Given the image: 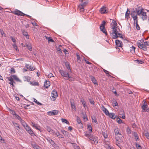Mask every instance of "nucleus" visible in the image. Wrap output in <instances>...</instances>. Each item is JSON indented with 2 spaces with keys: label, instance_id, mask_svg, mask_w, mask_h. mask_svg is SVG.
<instances>
[{
  "label": "nucleus",
  "instance_id": "1",
  "mask_svg": "<svg viewBox=\"0 0 149 149\" xmlns=\"http://www.w3.org/2000/svg\"><path fill=\"white\" fill-rule=\"evenodd\" d=\"M112 23L114 26L112 28L113 32L111 33L112 38L113 39H116L118 37H120L122 39H123V37L122 36L121 34L118 32V30H119L116 26L117 25V24L116 22L114 19L112 20Z\"/></svg>",
  "mask_w": 149,
  "mask_h": 149
},
{
  "label": "nucleus",
  "instance_id": "2",
  "mask_svg": "<svg viewBox=\"0 0 149 149\" xmlns=\"http://www.w3.org/2000/svg\"><path fill=\"white\" fill-rule=\"evenodd\" d=\"M106 23V22L105 21H103L101 24L100 25V28L101 31L104 33L106 36L107 35V32L105 28V25Z\"/></svg>",
  "mask_w": 149,
  "mask_h": 149
},
{
  "label": "nucleus",
  "instance_id": "3",
  "mask_svg": "<svg viewBox=\"0 0 149 149\" xmlns=\"http://www.w3.org/2000/svg\"><path fill=\"white\" fill-rule=\"evenodd\" d=\"M12 13L14 15L18 16H23V14H24V13L22 12L17 9H16L14 11H13Z\"/></svg>",
  "mask_w": 149,
  "mask_h": 149
},
{
  "label": "nucleus",
  "instance_id": "4",
  "mask_svg": "<svg viewBox=\"0 0 149 149\" xmlns=\"http://www.w3.org/2000/svg\"><path fill=\"white\" fill-rule=\"evenodd\" d=\"M58 113V111L57 110H53L52 111H49L47 112V114L50 116L53 115H56Z\"/></svg>",
  "mask_w": 149,
  "mask_h": 149
},
{
  "label": "nucleus",
  "instance_id": "5",
  "mask_svg": "<svg viewBox=\"0 0 149 149\" xmlns=\"http://www.w3.org/2000/svg\"><path fill=\"white\" fill-rule=\"evenodd\" d=\"M52 96L53 98V101L55 100L56 98L58 97V94L56 91L55 90L52 91Z\"/></svg>",
  "mask_w": 149,
  "mask_h": 149
},
{
  "label": "nucleus",
  "instance_id": "6",
  "mask_svg": "<svg viewBox=\"0 0 149 149\" xmlns=\"http://www.w3.org/2000/svg\"><path fill=\"white\" fill-rule=\"evenodd\" d=\"M59 72L61 74L62 76L63 77H66V76H68V75H69L68 73L66 71L59 70Z\"/></svg>",
  "mask_w": 149,
  "mask_h": 149
},
{
  "label": "nucleus",
  "instance_id": "7",
  "mask_svg": "<svg viewBox=\"0 0 149 149\" xmlns=\"http://www.w3.org/2000/svg\"><path fill=\"white\" fill-rule=\"evenodd\" d=\"M107 9V7L103 6L100 8V11L101 14L107 13L108 12Z\"/></svg>",
  "mask_w": 149,
  "mask_h": 149
},
{
  "label": "nucleus",
  "instance_id": "8",
  "mask_svg": "<svg viewBox=\"0 0 149 149\" xmlns=\"http://www.w3.org/2000/svg\"><path fill=\"white\" fill-rule=\"evenodd\" d=\"M131 15L134 20H135L137 18L136 12L134 10L132 11Z\"/></svg>",
  "mask_w": 149,
  "mask_h": 149
},
{
  "label": "nucleus",
  "instance_id": "9",
  "mask_svg": "<svg viewBox=\"0 0 149 149\" xmlns=\"http://www.w3.org/2000/svg\"><path fill=\"white\" fill-rule=\"evenodd\" d=\"M115 43L116 45L117 46L116 47V49H117V47L118 48V47H122L123 44L122 42L121 41L118 40H116Z\"/></svg>",
  "mask_w": 149,
  "mask_h": 149
},
{
  "label": "nucleus",
  "instance_id": "10",
  "mask_svg": "<svg viewBox=\"0 0 149 149\" xmlns=\"http://www.w3.org/2000/svg\"><path fill=\"white\" fill-rule=\"evenodd\" d=\"M140 15L141 16V17L142 18L143 20H145L147 19V16L146 13V12H144L143 10Z\"/></svg>",
  "mask_w": 149,
  "mask_h": 149
},
{
  "label": "nucleus",
  "instance_id": "11",
  "mask_svg": "<svg viewBox=\"0 0 149 149\" xmlns=\"http://www.w3.org/2000/svg\"><path fill=\"white\" fill-rule=\"evenodd\" d=\"M143 10L142 8L139 7L137 8L135 11L137 15H140Z\"/></svg>",
  "mask_w": 149,
  "mask_h": 149
},
{
  "label": "nucleus",
  "instance_id": "12",
  "mask_svg": "<svg viewBox=\"0 0 149 149\" xmlns=\"http://www.w3.org/2000/svg\"><path fill=\"white\" fill-rule=\"evenodd\" d=\"M85 136L88 138L89 140L91 141L95 137V136H94L93 135L91 134H85Z\"/></svg>",
  "mask_w": 149,
  "mask_h": 149
},
{
  "label": "nucleus",
  "instance_id": "13",
  "mask_svg": "<svg viewBox=\"0 0 149 149\" xmlns=\"http://www.w3.org/2000/svg\"><path fill=\"white\" fill-rule=\"evenodd\" d=\"M101 109L106 115H107V114H109V112L108 111L103 105L102 106Z\"/></svg>",
  "mask_w": 149,
  "mask_h": 149
},
{
  "label": "nucleus",
  "instance_id": "14",
  "mask_svg": "<svg viewBox=\"0 0 149 149\" xmlns=\"http://www.w3.org/2000/svg\"><path fill=\"white\" fill-rule=\"evenodd\" d=\"M46 129L49 132H50L51 134H54L55 132L49 126H47Z\"/></svg>",
  "mask_w": 149,
  "mask_h": 149
},
{
  "label": "nucleus",
  "instance_id": "15",
  "mask_svg": "<svg viewBox=\"0 0 149 149\" xmlns=\"http://www.w3.org/2000/svg\"><path fill=\"white\" fill-rule=\"evenodd\" d=\"M50 86V81L46 80L44 82V86L46 88H47Z\"/></svg>",
  "mask_w": 149,
  "mask_h": 149
},
{
  "label": "nucleus",
  "instance_id": "16",
  "mask_svg": "<svg viewBox=\"0 0 149 149\" xmlns=\"http://www.w3.org/2000/svg\"><path fill=\"white\" fill-rule=\"evenodd\" d=\"M116 136V139L117 141H121V139L122 138V135L121 134H118Z\"/></svg>",
  "mask_w": 149,
  "mask_h": 149
},
{
  "label": "nucleus",
  "instance_id": "17",
  "mask_svg": "<svg viewBox=\"0 0 149 149\" xmlns=\"http://www.w3.org/2000/svg\"><path fill=\"white\" fill-rule=\"evenodd\" d=\"M12 77H13V79L17 82H21V81L20 80L16 75H12Z\"/></svg>",
  "mask_w": 149,
  "mask_h": 149
},
{
  "label": "nucleus",
  "instance_id": "18",
  "mask_svg": "<svg viewBox=\"0 0 149 149\" xmlns=\"http://www.w3.org/2000/svg\"><path fill=\"white\" fill-rule=\"evenodd\" d=\"M54 134L56 135L58 137V138H63V136L61 134L58 132H55Z\"/></svg>",
  "mask_w": 149,
  "mask_h": 149
},
{
  "label": "nucleus",
  "instance_id": "19",
  "mask_svg": "<svg viewBox=\"0 0 149 149\" xmlns=\"http://www.w3.org/2000/svg\"><path fill=\"white\" fill-rule=\"evenodd\" d=\"M107 115L109 116V117L113 119H114L116 118V116H115V114L113 113H109V114H107Z\"/></svg>",
  "mask_w": 149,
  "mask_h": 149
},
{
  "label": "nucleus",
  "instance_id": "20",
  "mask_svg": "<svg viewBox=\"0 0 149 149\" xmlns=\"http://www.w3.org/2000/svg\"><path fill=\"white\" fill-rule=\"evenodd\" d=\"M91 80L92 81V82L95 85H98V84L95 78L93 77L92 76L91 77Z\"/></svg>",
  "mask_w": 149,
  "mask_h": 149
},
{
  "label": "nucleus",
  "instance_id": "21",
  "mask_svg": "<svg viewBox=\"0 0 149 149\" xmlns=\"http://www.w3.org/2000/svg\"><path fill=\"white\" fill-rule=\"evenodd\" d=\"M130 11L128 9H127V11L125 13V17L127 19L130 18Z\"/></svg>",
  "mask_w": 149,
  "mask_h": 149
},
{
  "label": "nucleus",
  "instance_id": "22",
  "mask_svg": "<svg viewBox=\"0 0 149 149\" xmlns=\"http://www.w3.org/2000/svg\"><path fill=\"white\" fill-rule=\"evenodd\" d=\"M26 67L31 71H33L34 70V68L31 65H29L26 64Z\"/></svg>",
  "mask_w": 149,
  "mask_h": 149
},
{
  "label": "nucleus",
  "instance_id": "23",
  "mask_svg": "<svg viewBox=\"0 0 149 149\" xmlns=\"http://www.w3.org/2000/svg\"><path fill=\"white\" fill-rule=\"evenodd\" d=\"M92 141L91 142L92 143H94L95 144H97L98 143V141L97 140V137H95L92 140Z\"/></svg>",
  "mask_w": 149,
  "mask_h": 149
},
{
  "label": "nucleus",
  "instance_id": "24",
  "mask_svg": "<svg viewBox=\"0 0 149 149\" xmlns=\"http://www.w3.org/2000/svg\"><path fill=\"white\" fill-rule=\"evenodd\" d=\"M136 45L139 47L141 49H142L143 47L145 46V45L144 44H141L140 42H137L136 43Z\"/></svg>",
  "mask_w": 149,
  "mask_h": 149
},
{
  "label": "nucleus",
  "instance_id": "25",
  "mask_svg": "<svg viewBox=\"0 0 149 149\" xmlns=\"http://www.w3.org/2000/svg\"><path fill=\"white\" fill-rule=\"evenodd\" d=\"M65 64L67 69L68 70H70L69 71L70 72H71V70L70 69V64H69V63L68 62H66L65 63Z\"/></svg>",
  "mask_w": 149,
  "mask_h": 149
},
{
  "label": "nucleus",
  "instance_id": "26",
  "mask_svg": "<svg viewBox=\"0 0 149 149\" xmlns=\"http://www.w3.org/2000/svg\"><path fill=\"white\" fill-rule=\"evenodd\" d=\"M88 3V0L80 4L79 5L80 6H82L84 7L86 6Z\"/></svg>",
  "mask_w": 149,
  "mask_h": 149
},
{
  "label": "nucleus",
  "instance_id": "27",
  "mask_svg": "<svg viewBox=\"0 0 149 149\" xmlns=\"http://www.w3.org/2000/svg\"><path fill=\"white\" fill-rule=\"evenodd\" d=\"M22 32L23 35L24 36H26V38H29V36L28 35V33L27 32L25 31L24 30H23Z\"/></svg>",
  "mask_w": 149,
  "mask_h": 149
},
{
  "label": "nucleus",
  "instance_id": "28",
  "mask_svg": "<svg viewBox=\"0 0 149 149\" xmlns=\"http://www.w3.org/2000/svg\"><path fill=\"white\" fill-rule=\"evenodd\" d=\"M134 136L135 139L136 141H137V140H139V136L136 132H134Z\"/></svg>",
  "mask_w": 149,
  "mask_h": 149
},
{
  "label": "nucleus",
  "instance_id": "29",
  "mask_svg": "<svg viewBox=\"0 0 149 149\" xmlns=\"http://www.w3.org/2000/svg\"><path fill=\"white\" fill-rule=\"evenodd\" d=\"M45 37L46 39L48 40V42H54V40L51 38L48 37H47V36H45Z\"/></svg>",
  "mask_w": 149,
  "mask_h": 149
},
{
  "label": "nucleus",
  "instance_id": "30",
  "mask_svg": "<svg viewBox=\"0 0 149 149\" xmlns=\"http://www.w3.org/2000/svg\"><path fill=\"white\" fill-rule=\"evenodd\" d=\"M92 120L93 122H94L96 124H97V121L96 118L95 116L91 117Z\"/></svg>",
  "mask_w": 149,
  "mask_h": 149
},
{
  "label": "nucleus",
  "instance_id": "31",
  "mask_svg": "<svg viewBox=\"0 0 149 149\" xmlns=\"http://www.w3.org/2000/svg\"><path fill=\"white\" fill-rule=\"evenodd\" d=\"M19 121H20V123L24 127H25V126L27 125L25 122L23 120H22V119L20 120Z\"/></svg>",
  "mask_w": 149,
  "mask_h": 149
},
{
  "label": "nucleus",
  "instance_id": "32",
  "mask_svg": "<svg viewBox=\"0 0 149 149\" xmlns=\"http://www.w3.org/2000/svg\"><path fill=\"white\" fill-rule=\"evenodd\" d=\"M81 114L83 116V118L84 119V120H85V119H86V120H88V118H87V116L86 115L85 112H82Z\"/></svg>",
  "mask_w": 149,
  "mask_h": 149
},
{
  "label": "nucleus",
  "instance_id": "33",
  "mask_svg": "<svg viewBox=\"0 0 149 149\" xmlns=\"http://www.w3.org/2000/svg\"><path fill=\"white\" fill-rule=\"evenodd\" d=\"M114 131L116 136L120 134L119 133V129L118 128L115 129Z\"/></svg>",
  "mask_w": 149,
  "mask_h": 149
},
{
  "label": "nucleus",
  "instance_id": "34",
  "mask_svg": "<svg viewBox=\"0 0 149 149\" xmlns=\"http://www.w3.org/2000/svg\"><path fill=\"white\" fill-rule=\"evenodd\" d=\"M30 84L33 85L38 86L39 85V84L37 82L32 81V82H30Z\"/></svg>",
  "mask_w": 149,
  "mask_h": 149
},
{
  "label": "nucleus",
  "instance_id": "35",
  "mask_svg": "<svg viewBox=\"0 0 149 149\" xmlns=\"http://www.w3.org/2000/svg\"><path fill=\"white\" fill-rule=\"evenodd\" d=\"M61 120L62 122L66 123L67 124H69V122L66 119L62 118Z\"/></svg>",
  "mask_w": 149,
  "mask_h": 149
},
{
  "label": "nucleus",
  "instance_id": "36",
  "mask_svg": "<svg viewBox=\"0 0 149 149\" xmlns=\"http://www.w3.org/2000/svg\"><path fill=\"white\" fill-rule=\"evenodd\" d=\"M27 132L31 136H33L35 135L33 133V131L31 130V129H30V130L27 131Z\"/></svg>",
  "mask_w": 149,
  "mask_h": 149
},
{
  "label": "nucleus",
  "instance_id": "37",
  "mask_svg": "<svg viewBox=\"0 0 149 149\" xmlns=\"http://www.w3.org/2000/svg\"><path fill=\"white\" fill-rule=\"evenodd\" d=\"M131 49L130 50V52L132 53H134L135 52V47L133 46L131 47Z\"/></svg>",
  "mask_w": 149,
  "mask_h": 149
},
{
  "label": "nucleus",
  "instance_id": "38",
  "mask_svg": "<svg viewBox=\"0 0 149 149\" xmlns=\"http://www.w3.org/2000/svg\"><path fill=\"white\" fill-rule=\"evenodd\" d=\"M32 126L33 127H35L36 129L40 130V129L38 128V127H39V126H38L37 125L32 123Z\"/></svg>",
  "mask_w": 149,
  "mask_h": 149
},
{
  "label": "nucleus",
  "instance_id": "39",
  "mask_svg": "<svg viewBox=\"0 0 149 149\" xmlns=\"http://www.w3.org/2000/svg\"><path fill=\"white\" fill-rule=\"evenodd\" d=\"M8 111H10V113L11 114H12L13 115H15V114H16L15 111L13 110H12L11 109H8Z\"/></svg>",
  "mask_w": 149,
  "mask_h": 149
},
{
  "label": "nucleus",
  "instance_id": "40",
  "mask_svg": "<svg viewBox=\"0 0 149 149\" xmlns=\"http://www.w3.org/2000/svg\"><path fill=\"white\" fill-rule=\"evenodd\" d=\"M148 107V105H146L145 106L142 105L141 106V108L144 111L146 110V109Z\"/></svg>",
  "mask_w": 149,
  "mask_h": 149
},
{
  "label": "nucleus",
  "instance_id": "41",
  "mask_svg": "<svg viewBox=\"0 0 149 149\" xmlns=\"http://www.w3.org/2000/svg\"><path fill=\"white\" fill-rule=\"evenodd\" d=\"M13 77H12V75L9 77H8V80L10 81V82H12L13 81Z\"/></svg>",
  "mask_w": 149,
  "mask_h": 149
},
{
  "label": "nucleus",
  "instance_id": "42",
  "mask_svg": "<svg viewBox=\"0 0 149 149\" xmlns=\"http://www.w3.org/2000/svg\"><path fill=\"white\" fill-rule=\"evenodd\" d=\"M25 128L27 132L30 130L31 129V128L28 125H26L25 126V127H24Z\"/></svg>",
  "mask_w": 149,
  "mask_h": 149
},
{
  "label": "nucleus",
  "instance_id": "43",
  "mask_svg": "<svg viewBox=\"0 0 149 149\" xmlns=\"http://www.w3.org/2000/svg\"><path fill=\"white\" fill-rule=\"evenodd\" d=\"M81 102H82V103L84 107H85L86 106V103L84 99L81 100Z\"/></svg>",
  "mask_w": 149,
  "mask_h": 149
},
{
  "label": "nucleus",
  "instance_id": "44",
  "mask_svg": "<svg viewBox=\"0 0 149 149\" xmlns=\"http://www.w3.org/2000/svg\"><path fill=\"white\" fill-rule=\"evenodd\" d=\"M50 143L51 144L53 147H55L56 145V143L54 142V141L53 140H52V141L50 142Z\"/></svg>",
  "mask_w": 149,
  "mask_h": 149
},
{
  "label": "nucleus",
  "instance_id": "45",
  "mask_svg": "<svg viewBox=\"0 0 149 149\" xmlns=\"http://www.w3.org/2000/svg\"><path fill=\"white\" fill-rule=\"evenodd\" d=\"M15 117L19 121L21 120L22 118L18 115L16 114L15 115Z\"/></svg>",
  "mask_w": 149,
  "mask_h": 149
},
{
  "label": "nucleus",
  "instance_id": "46",
  "mask_svg": "<svg viewBox=\"0 0 149 149\" xmlns=\"http://www.w3.org/2000/svg\"><path fill=\"white\" fill-rule=\"evenodd\" d=\"M84 7H83L82 6H80V5L79 6V10L81 12H83L84 11Z\"/></svg>",
  "mask_w": 149,
  "mask_h": 149
},
{
  "label": "nucleus",
  "instance_id": "47",
  "mask_svg": "<svg viewBox=\"0 0 149 149\" xmlns=\"http://www.w3.org/2000/svg\"><path fill=\"white\" fill-rule=\"evenodd\" d=\"M127 134H129L131 133V130L129 127H127Z\"/></svg>",
  "mask_w": 149,
  "mask_h": 149
},
{
  "label": "nucleus",
  "instance_id": "48",
  "mask_svg": "<svg viewBox=\"0 0 149 149\" xmlns=\"http://www.w3.org/2000/svg\"><path fill=\"white\" fill-rule=\"evenodd\" d=\"M25 81H26L28 82H29L31 80V77L29 76H25L24 77Z\"/></svg>",
  "mask_w": 149,
  "mask_h": 149
},
{
  "label": "nucleus",
  "instance_id": "49",
  "mask_svg": "<svg viewBox=\"0 0 149 149\" xmlns=\"http://www.w3.org/2000/svg\"><path fill=\"white\" fill-rule=\"evenodd\" d=\"M135 144L137 149H142V148L140 145L136 143Z\"/></svg>",
  "mask_w": 149,
  "mask_h": 149
},
{
  "label": "nucleus",
  "instance_id": "50",
  "mask_svg": "<svg viewBox=\"0 0 149 149\" xmlns=\"http://www.w3.org/2000/svg\"><path fill=\"white\" fill-rule=\"evenodd\" d=\"M0 32L1 33L2 36H6V34L2 29H0Z\"/></svg>",
  "mask_w": 149,
  "mask_h": 149
},
{
  "label": "nucleus",
  "instance_id": "51",
  "mask_svg": "<svg viewBox=\"0 0 149 149\" xmlns=\"http://www.w3.org/2000/svg\"><path fill=\"white\" fill-rule=\"evenodd\" d=\"M88 128L89 129L88 131H89L90 133L92 132V128L91 125H88Z\"/></svg>",
  "mask_w": 149,
  "mask_h": 149
},
{
  "label": "nucleus",
  "instance_id": "52",
  "mask_svg": "<svg viewBox=\"0 0 149 149\" xmlns=\"http://www.w3.org/2000/svg\"><path fill=\"white\" fill-rule=\"evenodd\" d=\"M77 123L78 124H81V120L78 116H77Z\"/></svg>",
  "mask_w": 149,
  "mask_h": 149
},
{
  "label": "nucleus",
  "instance_id": "53",
  "mask_svg": "<svg viewBox=\"0 0 149 149\" xmlns=\"http://www.w3.org/2000/svg\"><path fill=\"white\" fill-rule=\"evenodd\" d=\"M33 101L34 102H36V103H37L38 105H42V104L41 103L38 102L37 101V100L36 99H34Z\"/></svg>",
  "mask_w": 149,
  "mask_h": 149
},
{
  "label": "nucleus",
  "instance_id": "54",
  "mask_svg": "<svg viewBox=\"0 0 149 149\" xmlns=\"http://www.w3.org/2000/svg\"><path fill=\"white\" fill-rule=\"evenodd\" d=\"M103 71H104V72L105 73H106V74H108V76H111L109 74V72L108 71L104 69H103Z\"/></svg>",
  "mask_w": 149,
  "mask_h": 149
},
{
  "label": "nucleus",
  "instance_id": "55",
  "mask_svg": "<svg viewBox=\"0 0 149 149\" xmlns=\"http://www.w3.org/2000/svg\"><path fill=\"white\" fill-rule=\"evenodd\" d=\"M89 101L90 103L91 104H92L93 105H95V104H94L95 102L93 100H92L91 99H89Z\"/></svg>",
  "mask_w": 149,
  "mask_h": 149
},
{
  "label": "nucleus",
  "instance_id": "56",
  "mask_svg": "<svg viewBox=\"0 0 149 149\" xmlns=\"http://www.w3.org/2000/svg\"><path fill=\"white\" fill-rule=\"evenodd\" d=\"M117 122L119 124H120L121 123L122 120L119 118H117Z\"/></svg>",
  "mask_w": 149,
  "mask_h": 149
},
{
  "label": "nucleus",
  "instance_id": "57",
  "mask_svg": "<svg viewBox=\"0 0 149 149\" xmlns=\"http://www.w3.org/2000/svg\"><path fill=\"white\" fill-rule=\"evenodd\" d=\"M45 139L47 140V141L50 143V142L52 141V139H51L49 137L46 138Z\"/></svg>",
  "mask_w": 149,
  "mask_h": 149
},
{
  "label": "nucleus",
  "instance_id": "58",
  "mask_svg": "<svg viewBox=\"0 0 149 149\" xmlns=\"http://www.w3.org/2000/svg\"><path fill=\"white\" fill-rule=\"evenodd\" d=\"M15 72V70L14 68H12L10 70L11 73H14Z\"/></svg>",
  "mask_w": 149,
  "mask_h": 149
},
{
  "label": "nucleus",
  "instance_id": "59",
  "mask_svg": "<svg viewBox=\"0 0 149 149\" xmlns=\"http://www.w3.org/2000/svg\"><path fill=\"white\" fill-rule=\"evenodd\" d=\"M72 108L73 109V110L75 111L76 110V108L75 107L74 105H72V106H71Z\"/></svg>",
  "mask_w": 149,
  "mask_h": 149
},
{
  "label": "nucleus",
  "instance_id": "60",
  "mask_svg": "<svg viewBox=\"0 0 149 149\" xmlns=\"http://www.w3.org/2000/svg\"><path fill=\"white\" fill-rule=\"evenodd\" d=\"M103 135L105 138H107L108 137V135L107 134H106L105 132L103 133Z\"/></svg>",
  "mask_w": 149,
  "mask_h": 149
},
{
  "label": "nucleus",
  "instance_id": "61",
  "mask_svg": "<svg viewBox=\"0 0 149 149\" xmlns=\"http://www.w3.org/2000/svg\"><path fill=\"white\" fill-rule=\"evenodd\" d=\"M53 77V74L51 73H50L48 76V77L49 78H50Z\"/></svg>",
  "mask_w": 149,
  "mask_h": 149
},
{
  "label": "nucleus",
  "instance_id": "62",
  "mask_svg": "<svg viewBox=\"0 0 149 149\" xmlns=\"http://www.w3.org/2000/svg\"><path fill=\"white\" fill-rule=\"evenodd\" d=\"M145 135L148 139H149V134L148 133H145Z\"/></svg>",
  "mask_w": 149,
  "mask_h": 149
},
{
  "label": "nucleus",
  "instance_id": "63",
  "mask_svg": "<svg viewBox=\"0 0 149 149\" xmlns=\"http://www.w3.org/2000/svg\"><path fill=\"white\" fill-rule=\"evenodd\" d=\"M144 45H145V46L149 45V42L148 41H146L144 42Z\"/></svg>",
  "mask_w": 149,
  "mask_h": 149
},
{
  "label": "nucleus",
  "instance_id": "64",
  "mask_svg": "<svg viewBox=\"0 0 149 149\" xmlns=\"http://www.w3.org/2000/svg\"><path fill=\"white\" fill-rule=\"evenodd\" d=\"M74 147L75 149H80L79 147L76 145H74Z\"/></svg>",
  "mask_w": 149,
  "mask_h": 149
}]
</instances>
